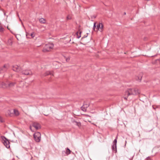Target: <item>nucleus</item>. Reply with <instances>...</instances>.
I'll return each mask as SVG.
<instances>
[{"instance_id":"b1692460","label":"nucleus","mask_w":160,"mask_h":160,"mask_svg":"<svg viewBox=\"0 0 160 160\" xmlns=\"http://www.w3.org/2000/svg\"><path fill=\"white\" fill-rule=\"evenodd\" d=\"M65 59H66V61L68 62L69 61V60L70 59V58L69 57H68V58H66Z\"/></svg>"},{"instance_id":"6e6552de","label":"nucleus","mask_w":160,"mask_h":160,"mask_svg":"<svg viewBox=\"0 0 160 160\" xmlns=\"http://www.w3.org/2000/svg\"><path fill=\"white\" fill-rule=\"evenodd\" d=\"M5 140L3 141V143L5 147L8 148L10 147V142L8 140L5 138Z\"/></svg>"},{"instance_id":"9b49d317","label":"nucleus","mask_w":160,"mask_h":160,"mask_svg":"<svg viewBox=\"0 0 160 160\" xmlns=\"http://www.w3.org/2000/svg\"><path fill=\"white\" fill-rule=\"evenodd\" d=\"M8 68V66L6 65L0 68V73H3L7 71Z\"/></svg>"},{"instance_id":"4be33fe9","label":"nucleus","mask_w":160,"mask_h":160,"mask_svg":"<svg viewBox=\"0 0 160 160\" xmlns=\"http://www.w3.org/2000/svg\"><path fill=\"white\" fill-rule=\"evenodd\" d=\"M28 35L30 36L32 38L34 37V35L33 33H31L30 34L28 33V34H27L26 36L27 37H28Z\"/></svg>"},{"instance_id":"bb28decb","label":"nucleus","mask_w":160,"mask_h":160,"mask_svg":"<svg viewBox=\"0 0 160 160\" xmlns=\"http://www.w3.org/2000/svg\"><path fill=\"white\" fill-rule=\"evenodd\" d=\"M67 18L68 20L70 19H71V18L70 16H68L67 17Z\"/></svg>"},{"instance_id":"473e14b6","label":"nucleus","mask_w":160,"mask_h":160,"mask_svg":"<svg viewBox=\"0 0 160 160\" xmlns=\"http://www.w3.org/2000/svg\"><path fill=\"white\" fill-rule=\"evenodd\" d=\"M94 18H96V17L94 16Z\"/></svg>"},{"instance_id":"4468645a","label":"nucleus","mask_w":160,"mask_h":160,"mask_svg":"<svg viewBox=\"0 0 160 160\" xmlns=\"http://www.w3.org/2000/svg\"><path fill=\"white\" fill-rule=\"evenodd\" d=\"M50 75L52 76H53V74L52 73V71H47L44 74L45 76H47L48 75Z\"/></svg>"},{"instance_id":"1a4fd4ad","label":"nucleus","mask_w":160,"mask_h":160,"mask_svg":"<svg viewBox=\"0 0 160 160\" xmlns=\"http://www.w3.org/2000/svg\"><path fill=\"white\" fill-rule=\"evenodd\" d=\"M103 24L102 23H99L97 26V31L100 30L101 32L102 31L103 29Z\"/></svg>"},{"instance_id":"f8f14e48","label":"nucleus","mask_w":160,"mask_h":160,"mask_svg":"<svg viewBox=\"0 0 160 160\" xmlns=\"http://www.w3.org/2000/svg\"><path fill=\"white\" fill-rule=\"evenodd\" d=\"M112 149L113 152H114L115 153L117 152V145H112Z\"/></svg>"},{"instance_id":"39448f33","label":"nucleus","mask_w":160,"mask_h":160,"mask_svg":"<svg viewBox=\"0 0 160 160\" xmlns=\"http://www.w3.org/2000/svg\"><path fill=\"white\" fill-rule=\"evenodd\" d=\"M20 73L22 74L26 75H32V72L29 70L25 69L22 71L21 69Z\"/></svg>"},{"instance_id":"7c9ffc66","label":"nucleus","mask_w":160,"mask_h":160,"mask_svg":"<svg viewBox=\"0 0 160 160\" xmlns=\"http://www.w3.org/2000/svg\"><path fill=\"white\" fill-rule=\"evenodd\" d=\"M30 130H31V131H32V128H31V126H30Z\"/></svg>"},{"instance_id":"aec40b11","label":"nucleus","mask_w":160,"mask_h":160,"mask_svg":"<svg viewBox=\"0 0 160 160\" xmlns=\"http://www.w3.org/2000/svg\"><path fill=\"white\" fill-rule=\"evenodd\" d=\"M117 138H118V137L117 136L116 138L114 140V141H113V145H114L115 146L117 145Z\"/></svg>"},{"instance_id":"cd10ccee","label":"nucleus","mask_w":160,"mask_h":160,"mask_svg":"<svg viewBox=\"0 0 160 160\" xmlns=\"http://www.w3.org/2000/svg\"><path fill=\"white\" fill-rule=\"evenodd\" d=\"M146 160H151V159L149 157H148L146 158Z\"/></svg>"},{"instance_id":"dca6fc26","label":"nucleus","mask_w":160,"mask_h":160,"mask_svg":"<svg viewBox=\"0 0 160 160\" xmlns=\"http://www.w3.org/2000/svg\"><path fill=\"white\" fill-rule=\"evenodd\" d=\"M46 21V20L43 18H41L39 19L40 22L42 23H45Z\"/></svg>"},{"instance_id":"423d86ee","label":"nucleus","mask_w":160,"mask_h":160,"mask_svg":"<svg viewBox=\"0 0 160 160\" xmlns=\"http://www.w3.org/2000/svg\"><path fill=\"white\" fill-rule=\"evenodd\" d=\"M89 103L87 102H84L83 106L81 107V109L83 111H86L87 108L89 106Z\"/></svg>"},{"instance_id":"6ab92c4d","label":"nucleus","mask_w":160,"mask_h":160,"mask_svg":"<svg viewBox=\"0 0 160 160\" xmlns=\"http://www.w3.org/2000/svg\"><path fill=\"white\" fill-rule=\"evenodd\" d=\"M73 122L75 123V124L78 127L80 126L81 125V123L79 122H77L76 121H73Z\"/></svg>"},{"instance_id":"0eeeda50","label":"nucleus","mask_w":160,"mask_h":160,"mask_svg":"<svg viewBox=\"0 0 160 160\" xmlns=\"http://www.w3.org/2000/svg\"><path fill=\"white\" fill-rule=\"evenodd\" d=\"M12 70L16 72L20 73L21 68L17 65H15L12 66Z\"/></svg>"},{"instance_id":"a211bd4d","label":"nucleus","mask_w":160,"mask_h":160,"mask_svg":"<svg viewBox=\"0 0 160 160\" xmlns=\"http://www.w3.org/2000/svg\"><path fill=\"white\" fill-rule=\"evenodd\" d=\"M71 152V151L68 148H67L65 153L67 154V155H68Z\"/></svg>"},{"instance_id":"20e7f679","label":"nucleus","mask_w":160,"mask_h":160,"mask_svg":"<svg viewBox=\"0 0 160 160\" xmlns=\"http://www.w3.org/2000/svg\"><path fill=\"white\" fill-rule=\"evenodd\" d=\"M34 138L36 142H39L41 139V134L40 132H37L33 134Z\"/></svg>"},{"instance_id":"2f4dec72","label":"nucleus","mask_w":160,"mask_h":160,"mask_svg":"<svg viewBox=\"0 0 160 160\" xmlns=\"http://www.w3.org/2000/svg\"><path fill=\"white\" fill-rule=\"evenodd\" d=\"M126 13L125 12H124V15H126Z\"/></svg>"},{"instance_id":"f03ea898","label":"nucleus","mask_w":160,"mask_h":160,"mask_svg":"<svg viewBox=\"0 0 160 160\" xmlns=\"http://www.w3.org/2000/svg\"><path fill=\"white\" fill-rule=\"evenodd\" d=\"M53 47L54 45L53 43L46 44L44 46L42 51L44 52H49L53 48Z\"/></svg>"},{"instance_id":"f3484780","label":"nucleus","mask_w":160,"mask_h":160,"mask_svg":"<svg viewBox=\"0 0 160 160\" xmlns=\"http://www.w3.org/2000/svg\"><path fill=\"white\" fill-rule=\"evenodd\" d=\"M7 113L10 116H12L13 115V113L11 112V111L10 110H8L7 112Z\"/></svg>"},{"instance_id":"2eb2a0df","label":"nucleus","mask_w":160,"mask_h":160,"mask_svg":"<svg viewBox=\"0 0 160 160\" xmlns=\"http://www.w3.org/2000/svg\"><path fill=\"white\" fill-rule=\"evenodd\" d=\"M82 33V32L80 31H79L78 32H77V38H79L81 37V33Z\"/></svg>"},{"instance_id":"c85d7f7f","label":"nucleus","mask_w":160,"mask_h":160,"mask_svg":"<svg viewBox=\"0 0 160 160\" xmlns=\"http://www.w3.org/2000/svg\"><path fill=\"white\" fill-rule=\"evenodd\" d=\"M87 37V36H84L82 38V39L83 38H85V37Z\"/></svg>"},{"instance_id":"393cba45","label":"nucleus","mask_w":160,"mask_h":160,"mask_svg":"<svg viewBox=\"0 0 160 160\" xmlns=\"http://www.w3.org/2000/svg\"><path fill=\"white\" fill-rule=\"evenodd\" d=\"M96 23L94 22V25H93V29L94 30H95V28L96 27Z\"/></svg>"},{"instance_id":"9d476101","label":"nucleus","mask_w":160,"mask_h":160,"mask_svg":"<svg viewBox=\"0 0 160 160\" xmlns=\"http://www.w3.org/2000/svg\"><path fill=\"white\" fill-rule=\"evenodd\" d=\"M32 126L36 130H38L41 128V125L38 123L37 122H34L33 123Z\"/></svg>"},{"instance_id":"a878e982","label":"nucleus","mask_w":160,"mask_h":160,"mask_svg":"<svg viewBox=\"0 0 160 160\" xmlns=\"http://www.w3.org/2000/svg\"><path fill=\"white\" fill-rule=\"evenodd\" d=\"M0 122H3V120L1 117H0Z\"/></svg>"},{"instance_id":"c756f323","label":"nucleus","mask_w":160,"mask_h":160,"mask_svg":"<svg viewBox=\"0 0 160 160\" xmlns=\"http://www.w3.org/2000/svg\"><path fill=\"white\" fill-rule=\"evenodd\" d=\"M127 98L126 97H124V99H125V100H127Z\"/></svg>"},{"instance_id":"5701e85b","label":"nucleus","mask_w":160,"mask_h":160,"mask_svg":"<svg viewBox=\"0 0 160 160\" xmlns=\"http://www.w3.org/2000/svg\"><path fill=\"white\" fill-rule=\"evenodd\" d=\"M4 28L0 25V32H2L3 31Z\"/></svg>"},{"instance_id":"412c9836","label":"nucleus","mask_w":160,"mask_h":160,"mask_svg":"<svg viewBox=\"0 0 160 160\" xmlns=\"http://www.w3.org/2000/svg\"><path fill=\"white\" fill-rule=\"evenodd\" d=\"M141 75H142V74H141V75L140 76H139V77L138 76L137 77V78H136V79L137 80L139 81V82H140L141 80V79H142V77L141 76Z\"/></svg>"},{"instance_id":"ddd939ff","label":"nucleus","mask_w":160,"mask_h":160,"mask_svg":"<svg viewBox=\"0 0 160 160\" xmlns=\"http://www.w3.org/2000/svg\"><path fill=\"white\" fill-rule=\"evenodd\" d=\"M13 114L15 115L16 116H18L19 114V112L18 110L16 109H14L13 110Z\"/></svg>"},{"instance_id":"f257e3e1","label":"nucleus","mask_w":160,"mask_h":160,"mask_svg":"<svg viewBox=\"0 0 160 160\" xmlns=\"http://www.w3.org/2000/svg\"><path fill=\"white\" fill-rule=\"evenodd\" d=\"M139 93L138 89L129 88L125 92V95L128 96L130 95H136Z\"/></svg>"},{"instance_id":"7ed1b4c3","label":"nucleus","mask_w":160,"mask_h":160,"mask_svg":"<svg viewBox=\"0 0 160 160\" xmlns=\"http://www.w3.org/2000/svg\"><path fill=\"white\" fill-rule=\"evenodd\" d=\"M15 84L16 83L15 82H11L8 84L3 82H0V88H12L14 86Z\"/></svg>"}]
</instances>
